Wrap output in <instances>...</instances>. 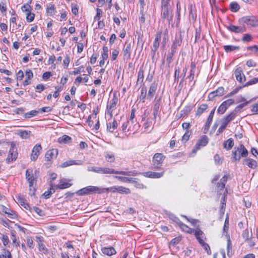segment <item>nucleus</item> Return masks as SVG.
I'll use <instances>...</instances> for the list:
<instances>
[{
  "label": "nucleus",
  "mask_w": 258,
  "mask_h": 258,
  "mask_svg": "<svg viewBox=\"0 0 258 258\" xmlns=\"http://www.w3.org/2000/svg\"><path fill=\"white\" fill-rule=\"evenodd\" d=\"M170 0H161V17L163 21L167 20L169 24L172 21L173 14L169 4Z\"/></svg>",
  "instance_id": "f257e3e1"
},
{
  "label": "nucleus",
  "mask_w": 258,
  "mask_h": 258,
  "mask_svg": "<svg viewBox=\"0 0 258 258\" xmlns=\"http://www.w3.org/2000/svg\"><path fill=\"white\" fill-rule=\"evenodd\" d=\"M248 151L243 144H240L235 147L231 153V160L233 162H239L241 158L247 157Z\"/></svg>",
  "instance_id": "f03ea898"
},
{
  "label": "nucleus",
  "mask_w": 258,
  "mask_h": 258,
  "mask_svg": "<svg viewBox=\"0 0 258 258\" xmlns=\"http://www.w3.org/2000/svg\"><path fill=\"white\" fill-rule=\"evenodd\" d=\"M219 178L220 175L219 174H217L214 176L211 180L212 183L216 185L215 190L217 195H221V191L223 190H225V189H226L225 188V185L228 179L230 178V175L229 174H224V175L220 179L219 181L217 182Z\"/></svg>",
  "instance_id": "7ed1b4c3"
},
{
  "label": "nucleus",
  "mask_w": 258,
  "mask_h": 258,
  "mask_svg": "<svg viewBox=\"0 0 258 258\" xmlns=\"http://www.w3.org/2000/svg\"><path fill=\"white\" fill-rule=\"evenodd\" d=\"M121 127L122 133L130 136L137 133L140 127V125L137 121L126 120L122 124Z\"/></svg>",
  "instance_id": "20e7f679"
},
{
  "label": "nucleus",
  "mask_w": 258,
  "mask_h": 258,
  "mask_svg": "<svg viewBox=\"0 0 258 258\" xmlns=\"http://www.w3.org/2000/svg\"><path fill=\"white\" fill-rule=\"evenodd\" d=\"M119 93L116 91H114L112 94V97L107 102L106 106L107 112L111 117L113 115V111L116 108V105L119 101Z\"/></svg>",
  "instance_id": "39448f33"
},
{
  "label": "nucleus",
  "mask_w": 258,
  "mask_h": 258,
  "mask_svg": "<svg viewBox=\"0 0 258 258\" xmlns=\"http://www.w3.org/2000/svg\"><path fill=\"white\" fill-rule=\"evenodd\" d=\"M209 142V138L207 135H203L200 137L191 150L190 156H194L196 155L199 150H201L202 148L206 147L208 144Z\"/></svg>",
  "instance_id": "423d86ee"
},
{
  "label": "nucleus",
  "mask_w": 258,
  "mask_h": 258,
  "mask_svg": "<svg viewBox=\"0 0 258 258\" xmlns=\"http://www.w3.org/2000/svg\"><path fill=\"white\" fill-rule=\"evenodd\" d=\"M76 194L80 196L93 194H101V188L98 186L89 185L77 190Z\"/></svg>",
  "instance_id": "0eeeda50"
},
{
  "label": "nucleus",
  "mask_w": 258,
  "mask_h": 258,
  "mask_svg": "<svg viewBox=\"0 0 258 258\" xmlns=\"http://www.w3.org/2000/svg\"><path fill=\"white\" fill-rule=\"evenodd\" d=\"M166 158V156L162 153H155L152 158L153 165L156 169H162L161 166Z\"/></svg>",
  "instance_id": "6e6552de"
},
{
  "label": "nucleus",
  "mask_w": 258,
  "mask_h": 258,
  "mask_svg": "<svg viewBox=\"0 0 258 258\" xmlns=\"http://www.w3.org/2000/svg\"><path fill=\"white\" fill-rule=\"evenodd\" d=\"M239 21L249 27H258V18L253 15L243 17L239 19Z\"/></svg>",
  "instance_id": "1a4fd4ad"
},
{
  "label": "nucleus",
  "mask_w": 258,
  "mask_h": 258,
  "mask_svg": "<svg viewBox=\"0 0 258 258\" xmlns=\"http://www.w3.org/2000/svg\"><path fill=\"white\" fill-rule=\"evenodd\" d=\"M101 174H115L126 176H134L136 175V174L132 171H116L113 168L108 167H102Z\"/></svg>",
  "instance_id": "9d476101"
},
{
  "label": "nucleus",
  "mask_w": 258,
  "mask_h": 258,
  "mask_svg": "<svg viewBox=\"0 0 258 258\" xmlns=\"http://www.w3.org/2000/svg\"><path fill=\"white\" fill-rule=\"evenodd\" d=\"M133 47V46L131 43L125 42L122 47L121 53L123 60H127L131 58Z\"/></svg>",
  "instance_id": "9b49d317"
},
{
  "label": "nucleus",
  "mask_w": 258,
  "mask_h": 258,
  "mask_svg": "<svg viewBox=\"0 0 258 258\" xmlns=\"http://www.w3.org/2000/svg\"><path fill=\"white\" fill-rule=\"evenodd\" d=\"M18 156V153L17 148L14 144H11V147L9 151L7 158L6 159V161L7 163H10L15 161Z\"/></svg>",
  "instance_id": "f8f14e48"
},
{
  "label": "nucleus",
  "mask_w": 258,
  "mask_h": 258,
  "mask_svg": "<svg viewBox=\"0 0 258 258\" xmlns=\"http://www.w3.org/2000/svg\"><path fill=\"white\" fill-rule=\"evenodd\" d=\"M234 103V100L230 98L223 101L218 107L217 113L219 114H223L226 110Z\"/></svg>",
  "instance_id": "ddd939ff"
},
{
  "label": "nucleus",
  "mask_w": 258,
  "mask_h": 258,
  "mask_svg": "<svg viewBox=\"0 0 258 258\" xmlns=\"http://www.w3.org/2000/svg\"><path fill=\"white\" fill-rule=\"evenodd\" d=\"M58 154V151L57 149H51L47 150L45 154V159L50 164L53 162L54 159H56Z\"/></svg>",
  "instance_id": "4468645a"
},
{
  "label": "nucleus",
  "mask_w": 258,
  "mask_h": 258,
  "mask_svg": "<svg viewBox=\"0 0 258 258\" xmlns=\"http://www.w3.org/2000/svg\"><path fill=\"white\" fill-rule=\"evenodd\" d=\"M42 150V148L40 144H36L33 148L30 155V160L32 161H35L38 159Z\"/></svg>",
  "instance_id": "2eb2a0df"
},
{
  "label": "nucleus",
  "mask_w": 258,
  "mask_h": 258,
  "mask_svg": "<svg viewBox=\"0 0 258 258\" xmlns=\"http://www.w3.org/2000/svg\"><path fill=\"white\" fill-rule=\"evenodd\" d=\"M73 185L72 180L69 179L62 178L61 179L59 183L54 186L56 189H63L69 188Z\"/></svg>",
  "instance_id": "dca6fc26"
},
{
  "label": "nucleus",
  "mask_w": 258,
  "mask_h": 258,
  "mask_svg": "<svg viewBox=\"0 0 258 258\" xmlns=\"http://www.w3.org/2000/svg\"><path fill=\"white\" fill-rule=\"evenodd\" d=\"M160 172L147 171L143 173V175L147 178H160L163 176L165 174V170L163 169H159Z\"/></svg>",
  "instance_id": "f3484780"
},
{
  "label": "nucleus",
  "mask_w": 258,
  "mask_h": 258,
  "mask_svg": "<svg viewBox=\"0 0 258 258\" xmlns=\"http://www.w3.org/2000/svg\"><path fill=\"white\" fill-rule=\"evenodd\" d=\"M228 195V190L227 189H225V191L223 192V197L221 200L220 206L219 207V214L220 216L222 217L224 214L226 205L227 202V196Z\"/></svg>",
  "instance_id": "a211bd4d"
},
{
  "label": "nucleus",
  "mask_w": 258,
  "mask_h": 258,
  "mask_svg": "<svg viewBox=\"0 0 258 258\" xmlns=\"http://www.w3.org/2000/svg\"><path fill=\"white\" fill-rule=\"evenodd\" d=\"M224 93V88L223 87H219L216 90L210 92L208 96V100L209 101H212L213 99L218 96H222Z\"/></svg>",
  "instance_id": "6ab92c4d"
},
{
  "label": "nucleus",
  "mask_w": 258,
  "mask_h": 258,
  "mask_svg": "<svg viewBox=\"0 0 258 258\" xmlns=\"http://www.w3.org/2000/svg\"><path fill=\"white\" fill-rule=\"evenodd\" d=\"M234 74L236 78V80L240 84L244 83L246 80V77L243 73V70L241 67L237 68L234 72Z\"/></svg>",
  "instance_id": "aec40b11"
},
{
  "label": "nucleus",
  "mask_w": 258,
  "mask_h": 258,
  "mask_svg": "<svg viewBox=\"0 0 258 258\" xmlns=\"http://www.w3.org/2000/svg\"><path fill=\"white\" fill-rule=\"evenodd\" d=\"M161 97L156 96L154 100L153 104V112L154 119L155 120L157 114L159 111V108L161 105Z\"/></svg>",
  "instance_id": "412c9836"
},
{
  "label": "nucleus",
  "mask_w": 258,
  "mask_h": 258,
  "mask_svg": "<svg viewBox=\"0 0 258 258\" xmlns=\"http://www.w3.org/2000/svg\"><path fill=\"white\" fill-rule=\"evenodd\" d=\"M2 210L3 212L6 214L7 216L11 219H15L18 218L17 213L10 208L3 205L2 206Z\"/></svg>",
  "instance_id": "4be33fe9"
},
{
  "label": "nucleus",
  "mask_w": 258,
  "mask_h": 258,
  "mask_svg": "<svg viewBox=\"0 0 258 258\" xmlns=\"http://www.w3.org/2000/svg\"><path fill=\"white\" fill-rule=\"evenodd\" d=\"M195 236L197 240L199 243H201L202 241H206L207 238L204 232L199 228L195 229V231L193 233Z\"/></svg>",
  "instance_id": "5701e85b"
},
{
  "label": "nucleus",
  "mask_w": 258,
  "mask_h": 258,
  "mask_svg": "<svg viewBox=\"0 0 258 258\" xmlns=\"http://www.w3.org/2000/svg\"><path fill=\"white\" fill-rule=\"evenodd\" d=\"M36 238L39 250L44 254L48 253V249L43 243V238L42 236H36Z\"/></svg>",
  "instance_id": "b1692460"
},
{
  "label": "nucleus",
  "mask_w": 258,
  "mask_h": 258,
  "mask_svg": "<svg viewBox=\"0 0 258 258\" xmlns=\"http://www.w3.org/2000/svg\"><path fill=\"white\" fill-rule=\"evenodd\" d=\"M227 29L229 31L235 33H243L246 30V27L245 26H237L232 24L227 26Z\"/></svg>",
  "instance_id": "393cba45"
},
{
  "label": "nucleus",
  "mask_w": 258,
  "mask_h": 258,
  "mask_svg": "<svg viewBox=\"0 0 258 258\" xmlns=\"http://www.w3.org/2000/svg\"><path fill=\"white\" fill-rule=\"evenodd\" d=\"M26 178L28 181L29 184H34L35 181L37 179V176L34 175L33 173V170L32 169H27L26 171Z\"/></svg>",
  "instance_id": "a878e982"
},
{
  "label": "nucleus",
  "mask_w": 258,
  "mask_h": 258,
  "mask_svg": "<svg viewBox=\"0 0 258 258\" xmlns=\"http://www.w3.org/2000/svg\"><path fill=\"white\" fill-rule=\"evenodd\" d=\"M216 107H214L210 112L208 117L207 118V120L204 126V133H206L209 130L211 124L212 123L213 118L214 116V114L215 113Z\"/></svg>",
  "instance_id": "bb28decb"
},
{
  "label": "nucleus",
  "mask_w": 258,
  "mask_h": 258,
  "mask_svg": "<svg viewBox=\"0 0 258 258\" xmlns=\"http://www.w3.org/2000/svg\"><path fill=\"white\" fill-rule=\"evenodd\" d=\"M245 165L250 169H255L258 167V162L250 158L246 157L244 159Z\"/></svg>",
  "instance_id": "cd10ccee"
},
{
  "label": "nucleus",
  "mask_w": 258,
  "mask_h": 258,
  "mask_svg": "<svg viewBox=\"0 0 258 258\" xmlns=\"http://www.w3.org/2000/svg\"><path fill=\"white\" fill-rule=\"evenodd\" d=\"M157 89V84L154 82L149 87V89L147 93V99L150 100L154 97Z\"/></svg>",
  "instance_id": "c85d7f7f"
},
{
  "label": "nucleus",
  "mask_w": 258,
  "mask_h": 258,
  "mask_svg": "<svg viewBox=\"0 0 258 258\" xmlns=\"http://www.w3.org/2000/svg\"><path fill=\"white\" fill-rule=\"evenodd\" d=\"M83 161L80 160H67L62 163L60 166L62 168H65L72 165H82Z\"/></svg>",
  "instance_id": "c756f323"
},
{
  "label": "nucleus",
  "mask_w": 258,
  "mask_h": 258,
  "mask_svg": "<svg viewBox=\"0 0 258 258\" xmlns=\"http://www.w3.org/2000/svg\"><path fill=\"white\" fill-rule=\"evenodd\" d=\"M16 199L21 206L23 207L25 209L31 211V207L27 203V200L22 196L19 195L16 196Z\"/></svg>",
  "instance_id": "7c9ffc66"
},
{
  "label": "nucleus",
  "mask_w": 258,
  "mask_h": 258,
  "mask_svg": "<svg viewBox=\"0 0 258 258\" xmlns=\"http://www.w3.org/2000/svg\"><path fill=\"white\" fill-rule=\"evenodd\" d=\"M26 79L23 82V85L26 86L31 83V80L33 79L34 75L33 72L30 70H27L25 72Z\"/></svg>",
  "instance_id": "2f4dec72"
},
{
  "label": "nucleus",
  "mask_w": 258,
  "mask_h": 258,
  "mask_svg": "<svg viewBox=\"0 0 258 258\" xmlns=\"http://www.w3.org/2000/svg\"><path fill=\"white\" fill-rule=\"evenodd\" d=\"M177 224L178 226L180 227V228L184 232L188 233V234H192L194 233L195 231V229H192L184 223H183L182 222L179 221Z\"/></svg>",
  "instance_id": "473e14b6"
},
{
  "label": "nucleus",
  "mask_w": 258,
  "mask_h": 258,
  "mask_svg": "<svg viewBox=\"0 0 258 258\" xmlns=\"http://www.w3.org/2000/svg\"><path fill=\"white\" fill-rule=\"evenodd\" d=\"M101 250L104 254L108 256L114 255L116 253L115 248L113 246L103 247Z\"/></svg>",
  "instance_id": "72a5a7b5"
},
{
  "label": "nucleus",
  "mask_w": 258,
  "mask_h": 258,
  "mask_svg": "<svg viewBox=\"0 0 258 258\" xmlns=\"http://www.w3.org/2000/svg\"><path fill=\"white\" fill-rule=\"evenodd\" d=\"M143 127L145 132H150L154 128V124L152 122V119L148 118L143 124Z\"/></svg>",
  "instance_id": "f704fd0d"
},
{
  "label": "nucleus",
  "mask_w": 258,
  "mask_h": 258,
  "mask_svg": "<svg viewBox=\"0 0 258 258\" xmlns=\"http://www.w3.org/2000/svg\"><path fill=\"white\" fill-rule=\"evenodd\" d=\"M236 116L237 113L236 111L234 110L229 112L222 120L228 124L231 121L234 119Z\"/></svg>",
  "instance_id": "c9c22d12"
},
{
  "label": "nucleus",
  "mask_w": 258,
  "mask_h": 258,
  "mask_svg": "<svg viewBox=\"0 0 258 258\" xmlns=\"http://www.w3.org/2000/svg\"><path fill=\"white\" fill-rule=\"evenodd\" d=\"M56 12V8L53 4H49L47 5L46 13L47 15L51 17H53Z\"/></svg>",
  "instance_id": "e433bc0d"
},
{
  "label": "nucleus",
  "mask_w": 258,
  "mask_h": 258,
  "mask_svg": "<svg viewBox=\"0 0 258 258\" xmlns=\"http://www.w3.org/2000/svg\"><path fill=\"white\" fill-rule=\"evenodd\" d=\"M104 157L105 160L110 163H113L115 161V155L110 151H106L104 153Z\"/></svg>",
  "instance_id": "4c0bfd02"
},
{
  "label": "nucleus",
  "mask_w": 258,
  "mask_h": 258,
  "mask_svg": "<svg viewBox=\"0 0 258 258\" xmlns=\"http://www.w3.org/2000/svg\"><path fill=\"white\" fill-rule=\"evenodd\" d=\"M118 126L117 120L114 118L112 122H109L107 123V131L110 133H113Z\"/></svg>",
  "instance_id": "58836bf2"
},
{
  "label": "nucleus",
  "mask_w": 258,
  "mask_h": 258,
  "mask_svg": "<svg viewBox=\"0 0 258 258\" xmlns=\"http://www.w3.org/2000/svg\"><path fill=\"white\" fill-rule=\"evenodd\" d=\"M234 142L232 138H229L223 142V148L227 151L231 150L234 146Z\"/></svg>",
  "instance_id": "ea45409f"
},
{
  "label": "nucleus",
  "mask_w": 258,
  "mask_h": 258,
  "mask_svg": "<svg viewBox=\"0 0 258 258\" xmlns=\"http://www.w3.org/2000/svg\"><path fill=\"white\" fill-rule=\"evenodd\" d=\"M208 108V105L207 104H202L197 108V110L195 113L196 116H200L202 113L206 111Z\"/></svg>",
  "instance_id": "a19ab883"
},
{
  "label": "nucleus",
  "mask_w": 258,
  "mask_h": 258,
  "mask_svg": "<svg viewBox=\"0 0 258 258\" xmlns=\"http://www.w3.org/2000/svg\"><path fill=\"white\" fill-rule=\"evenodd\" d=\"M144 68L143 65L140 67L139 71L138 73V78L137 83H140L141 84L143 83L144 79Z\"/></svg>",
  "instance_id": "79ce46f5"
},
{
  "label": "nucleus",
  "mask_w": 258,
  "mask_h": 258,
  "mask_svg": "<svg viewBox=\"0 0 258 258\" xmlns=\"http://www.w3.org/2000/svg\"><path fill=\"white\" fill-rule=\"evenodd\" d=\"M47 64L50 66V68L52 70L56 68V57L54 54L51 55L47 60Z\"/></svg>",
  "instance_id": "37998d69"
},
{
  "label": "nucleus",
  "mask_w": 258,
  "mask_h": 258,
  "mask_svg": "<svg viewBox=\"0 0 258 258\" xmlns=\"http://www.w3.org/2000/svg\"><path fill=\"white\" fill-rule=\"evenodd\" d=\"M196 65L195 62L191 61L190 64V69L189 71V75L188 77L189 81L191 82L195 77V71H196Z\"/></svg>",
  "instance_id": "c03bdc74"
},
{
  "label": "nucleus",
  "mask_w": 258,
  "mask_h": 258,
  "mask_svg": "<svg viewBox=\"0 0 258 258\" xmlns=\"http://www.w3.org/2000/svg\"><path fill=\"white\" fill-rule=\"evenodd\" d=\"M147 97V88L145 86L141 88L140 95L139 97L140 102L144 103Z\"/></svg>",
  "instance_id": "a18cd8bd"
},
{
  "label": "nucleus",
  "mask_w": 258,
  "mask_h": 258,
  "mask_svg": "<svg viewBox=\"0 0 258 258\" xmlns=\"http://www.w3.org/2000/svg\"><path fill=\"white\" fill-rule=\"evenodd\" d=\"M18 135L22 138L24 139H29L31 135V132L28 130H21L19 131Z\"/></svg>",
  "instance_id": "49530a36"
},
{
  "label": "nucleus",
  "mask_w": 258,
  "mask_h": 258,
  "mask_svg": "<svg viewBox=\"0 0 258 258\" xmlns=\"http://www.w3.org/2000/svg\"><path fill=\"white\" fill-rule=\"evenodd\" d=\"M192 135L191 131H185V133L182 136L181 141L183 144H185L189 140L191 135Z\"/></svg>",
  "instance_id": "de8ad7c7"
},
{
  "label": "nucleus",
  "mask_w": 258,
  "mask_h": 258,
  "mask_svg": "<svg viewBox=\"0 0 258 258\" xmlns=\"http://www.w3.org/2000/svg\"><path fill=\"white\" fill-rule=\"evenodd\" d=\"M101 194L108 193L109 192H117V186H112L107 188H101Z\"/></svg>",
  "instance_id": "09e8293b"
},
{
  "label": "nucleus",
  "mask_w": 258,
  "mask_h": 258,
  "mask_svg": "<svg viewBox=\"0 0 258 258\" xmlns=\"http://www.w3.org/2000/svg\"><path fill=\"white\" fill-rule=\"evenodd\" d=\"M71 140L72 138L70 136L66 135H64L58 139V142L60 144H66L70 143L71 142Z\"/></svg>",
  "instance_id": "8fccbe9b"
},
{
  "label": "nucleus",
  "mask_w": 258,
  "mask_h": 258,
  "mask_svg": "<svg viewBox=\"0 0 258 258\" xmlns=\"http://www.w3.org/2000/svg\"><path fill=\"white\" fill-rule=\"evenodd\" d=\"M26 20L28 23H31L34 20L35 14L30 11L25 13Z\"/></svg>",
  "instance_id": "3c124183"
},
{
  "label": "nucleus",
  "mask_w": 258,
  "mask_h": 258,
  "mask_svg": "<svg viewBox=\"0 0 258 258\" xmlns=\"http://www.w3.org/2000/svg\"><path fill=\"white\" fill-rule=\"evenodd\" d=\"M88 124L92 130L97 131L99 129V127H100V123H99V118H98L97 119L96 122L95 124H94L93 121H91V122H89L88 123Z\"/></svg>",
  "instance_id": "603ef678"
},
{
  "label": "nucleus",
  "mask_w": 258,
  "mask_h": 258,
  "mask_svg": "<svg viewBox=\"0 0 258 258\" xmlns=\"http://www.w3.org/2000/svg\"><path fill=\"white\" fill-rule=\"evenodd\" d=\"M39 113V110H32L28 112L25 113L23 117L25 118H30L32 117L36 116Z\"/></svg>",
  "instance_id": "864d4df0"
},
{
  "label": "nucleus",
  "mask_w": 258,
  "mask_h": 258,
  "mask_svg": "<svg viewBox=\"0 0 258 258\" xmlns=\"http://www.w3.org/2000/svg\"><path fill=\"white\" fill-rule=\"evenodd\" d=\"M117 192L121 194H128L131 193V190L122 186H117Z\"/></svg>",
  "instance_id": "5fc2aeb1"
},
{
  "label": "nucleus",
  "mask_w": 258,
  "mask_h": 258,
  "mask_svg": "<svg viewBox=\"0 0 258 258\" xmlns=\"http://www.w3.org/2000/svg\"><path fill=\"white\" fill-rule=\"evenodd\" d=\"M160 43L158 42H156V41H154L153 42V47H152V50H151V54H152V56L153 58L155 56L156 53V52H157V51L158 49V48L159 47Z\"/></svg>",
  "instance_id": "6e6d98bb"
},
{
  "label": "nucleus",
  "mask_w": 258,
  "mask_h": 258,
  "mask_svg": "<svg viewBox=\"0 0 258 258\" xmlns=\"http://www.w3.org/2000/svg\"><path fill=\"white\" fill-rule=\"evenodd\" d=\"M240 6L237 2H232L230 4V9L232 12H237L240 9Z\"/></svg>",
  "instance_id": "4d7b16f0"
},
{
  "label": "nucleus",
  "mask_w": 258,
  "mask_h": 258,
  "mask_svg": "<svg viewBox=\"0 0 258 258\" xmlns=\"http://www.w3.org/2000/svg\"><path fill=\"white\" fill-rule=\"evenodd\" d=\"M201 246L204 249L208 255H211L212 253L210 247L209 245L206 242V241H203L201 243H200Z\"/></svg>",
  "instance_id": "13d9d810"
},
{
  "label": "nucleus",
  "mask_w": 258,
  "mask_h": 258,
  "mask_svg": "<svg viewBox=\"0 0 258 258\" xmlns=\"http://www.w3.org/2000/svg\"><path fill=\"white\" fill-rule=\"evenodd\" d=\"M0 258H13L11 252L6 248L3 249V253L0 254Z\"/></svg>",
  "instance_id": "bf43d9fd"
},
{
  "label": "nucleus",
  "mask_w": 258,
  "mask_h": 258,
  "mask_svg": "<svg viewBox=\"0 0 258 258\" xmlns=\"http://www.w3.org/2000/svg\"><path fill=\"white\" fill-rule=\"evenodd\" d=\"M55 187L54 188L52 186L50 187L47 191L43 193V196L46 199L49 198L51 195L55 192Z\"/></svg>",
  "instance_id": "052dcab7"
},
{
  "label": "nucleus",
  "mask_w": 258,
  "mask_h": 258,
  "mask_svg": "<svg viewBox=\"0 0 258 258\" xmlns=\"http://www.w3.org/2000/svg\"><path fill=\"white\" fill-rule=\"evenodd\" d=\"M71 11L75 16L79 15V6L77 4L72 3L71 5Z\"/></svg>",
  "instance_id": "680f3d73"
},
{
  "label": "nucleus",
  "mask_w": 258,
  "mask_h": 258,
  "mask_svg": "<svg viewBox=\"0 0 258 258\" xmlns=\"http://www.w3.org/2000/svg\"><path fill=\"white\" fill-rule=\"evenodd\" d=\"M119 53V48L113 49L111 55V61H113L116 60Z\"/></svg>",
  "instance_id": "e2e57ef3"
},
{
  "label": "nucleus",
  "mask_w": 258,
  "mask_h": 258,
  "mask_svg": "<svg viewBox=\"0 0 258 258\" xmlns=\"http://www.w3.org/2000/svg\"><path fill=\"white\" fill-rule=\"evenodd\" d=\"M102 52H101V58L106 60L108 58V48L106 46H103L102 47Z\"/></svg>",
  "instance_id": "0e129e2a"
},
{
  "label": "nucleus",
  "mask_w": 258,
  "mask_h": 258,
  "mask_svg": "<svg viewBox=\"0 0 258 258\" xmlns=\"http://www.w3.org/2000/svg\"><path fill=\"white\" fill-rule=\"evenodd\" d=\"M84 68L83 66H80L78 68H75L73 71L70 73V74L74 75L80 74L81 72H84Z\"/></svg>",
  "instance_id": "69168bd1"
},
{
  "label": "nucleus",
  "mask_w": 258,
  "mask_h": 258,
  "mask_svg": "<svg viewBox=\"0 0 258 258\" xmlns=\"http://www.w3.org/2000/svg\"><path fill=\"white\" fill-rule=\"evenodd\" d=\"M175 51H173L171 49V51L168 52L167 55V58H166V62L168 63V64H170L173 60V56L174 55V54L175 53Z\"/></svg>",
  "instance_id": "338daca9"
},
{
  "label": "nucleus",
  "mask_w": 258,
  "mask_h": 258,
  "mask_svg": "<svg viewBox=\"0 0 258 258\" xmlns=\"http://www.w3.org/2000/svg\"><path fill=\"white\" fill-rule=\"evenodd\" d=\"M257 83H258V77H255L247 81L243 85V87H247Z\"/></svg>",
  "instance_id": "774afa93"
}]
</instances>
